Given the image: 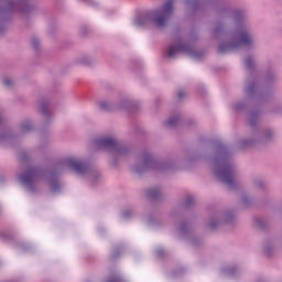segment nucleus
Instances as JSON below:
<instances>
[{
	"instance_id": "nucleus-11",
	"label": "nucleus",
	"mask_w": 282,
	"mask_h": 282,
	"mask_svg": "<svg viewBox=\"0 0 282 282\" xmlns=\"http://www.w3.org/2000/svg\"><path fill=\"white\" fill-rule=\"evenodd\" d=\"M148 195H150V197H155L158 195V189H150Z\"/></svg>"
},
{
	"instance_id": "nucleus-9",
	"label": "nucleus",
	"mask_w": 282,
	"mask_h": 282,
	"mask_svg": "<svg viewBox=\"0 0 282 282\" xmlns=\"http://www.w3.org/2000/svg\"><path fill=\"white\" fill-rule=\"evenodd\" d=\"M230 44H227V45H220L218 51L220 52V54H224V52H226L227 50H230Z\"/></svg>"
},
{
	"instance_id": "nucleus-3",
	"label": "nucleus",
	"mask_w": 282,
	"mask_h": 282,
	"mask_svg": "<svg viewBox=\"0 0 282 282\" xmlns=\"http://www.w3.org/2000/svg\"><path fill=\"white\" fill-rule=\"evenodd\" d=\"M219 177L224 184L227 186H232L235 184V176L232 175V169L225 167L220 173Z\"/></svg>"
},
{
	"instance_id": "nucleus-14",
	"label": "nucleus",
	"mask_w": 282,
	"mask_h": 282,
	"mask_svg": "<svg viewBox=\"0 0 282 282\" xmlns=\"http://www.w3.org/2000/svg\"><path fill=\"white\" fill-rule=\"evenodd\" d=\"M4 85H7V87H10V85H12V80L6 79V80H4Z\"/></svg>"
},
{
	"instance_id": "nucleus-7",
	"label": "nucleus",
	"mask_w": 282,
	"mask_h": 282,
	"mask_svg": "<svg viewBox=\"0 0 282 282\" xmlns=\"http://www.w3.org/2000/svg\"><path fill=\"white\" fill-rule=\"evenodd\" d=\"M250 43H252V40L250 39L248 32H242L239 35V41L237 42L236 45H234V47H240L241 45H250Z\"/></svg>"
},
{
	"instance_id": "nucleus-16",
	"label": "nucleus",
	"mask_w": 282,
	"mask_h": 282,
	"mask_svg": "<svg viewBox=\"0 0 282 282\" xmlns=\"http://www.w3.org/2000/svg\"><path fill=\"white\" fill-rule=\"evenodd\" d=\"M247 65L250 66V59L247 61Z\"/></svg>"
},
{
	"instance_id": "nucleus-15",
	"label": "nucleus",
	"mask_w": 282,
	"mask_h": 282,
	"mask_svg": "<svg viewBox=\"0 0 282 282\" xmlns=\"http://www.w3.org/2000/svg\"><path fill=\"white\" fill-rule=\"evenodd\" d=\"M100 108H101V109H107V102H101V104H100Z\"/></svg>"
},
{
	"instance_id": "nucleus-4",
	"label": "nucleus",
	"mask_w": 282,
	"mask_h": 282,
	"mask_svg": "<svg viewBox=\"0 0 282 282\" xmlns=\"http://www.w3.org/2000/svg\"><path fill=\"white\" fill-rule=\"evenodd\" d=\"M66 166L73 171H76V173H85V164H83V162L78 161L76 158H69L66 161Z\"/></svg>"
},
{
	"instance_id": "nucleus-5",
	"label": "nucleus",
	"mask_w": 282,
	"mask_h": 282,
	"mask_svg": "<svg viewBox=\"0 0 282 282\" xmlns=\"http://www.w3.org/2000/svg\"><path fill=\"white\" fill-rule=\"evenodd\" d=\"M97 144L101 147V149H116V147H118L116 139L111 138L100 139L97 141Z\"/></svg>"
},
{
	"instance_id": "nucleus-1",
	"label": "nucleus",
	"mask_w": 282,
	"mask_h": 282,
	"mask_svg": "<svg viewBox=\"0 0 282 282\" xmlns=\"http://www.w3.org/2000/svg\"><path fill=\"white\" fill-rule=\"evenodd\" d=\"M173 0H169L160 9L137 18L134 25L137 28H164L173 14Z\"/></svg>"
},
{
	"instance_id": "nucleus-8",
	"label": "nucleus",
	"mask_w": 282,
	"mask_h": 282,
	"mask_svg": "<svg viewBox=\"0 0 282 282\" xmlns=\"http://www.w3.org/2000/svg\"><path fill=\"white\" fill-rule=\"evenodd\" d=\"M108 282H124V281H122L121 276L113 275V276L108 279Z\"/></svg>"
},
{
	"instance_id": "nucleus-13",
	"label": "nucleus",
	"mask_w": 282,
	"mask_h": 282,
	"mask_svg": "<svg viewBox=\"0 0 282 282\" xmlns=\"http://www.w3.org/2000/svg\"><path fill=\"white\" fill-rule=\"evenodd\" d=\"M185 93L183 90L177 93V98H184Z\"/></svg>"
},
{
	"instance_id": "nucleus-12",
	"label": "nucleus",
	"mask_w": 282,
	"mask_h": 282,
	"mask_svg": "<svg viewBox=\"0 0 282 282\" xmlns=\"http://www.w3.org/2000/svg\"><path fill=\"white\" fill-rule=\"evenodd\" d=\"M14 8H17V3L10 2L9 3V10H14Z\"/></svg>"
},
{
	"instance_id": "nucleus-18",
	"label": "nucleus",
	"mask_w": 282,
	"mask_h": 282,
	"mask_svg": "<svg viewBox=\"0 0 282 282\" xmlns=\"http://www.w3.org/2000/svg\"><path fill=\"white\" fill-rule=\"evenodd\" d=\"M191 204V200H187V205Z\"/></svg>"
},
{
	"instance_id": "nucleus-17",
	"label": "nucleus",
	"mask_w": 282,
	"mask_h": 282,
	"mask_svg": "<svg viewBox=\"0 0 282 282\" xmlns=\"http://www.w3.org/2000/svg\"><path fill=\"white\" fill-rule=\"evenodd\" d=\"M33 45H35V46H36V41H33Z\"/></svg>"
},
{
	"instance_id": "nucleus-2",
	"label": "nucleus",
	"mask_w": 282,
	"mask_h": 282,
	"mask_svg": "<svg viewBox=\"0 0 282 282\" xmlns=\"http://www.w3.org/2000/svg\"><path fill=\"white\" fill-rule=\"evenodd\" d=\"M36 177H39V171L36 169H30L20 176V180L22 181V184L30 186V184L36 182Z\"/></svg>"
},
{
	"instance_id": "nucleus-6",
	"label": "nucleus",
	"mask_w": 282,
	"mask_h": 282,
	"mask_svg": "<svg viewBox=\"0 0 282 282\" xmlns=\"http://www.w3.org/2000/svg\"><path fill=\"white\" fill-rule=\"evenodd\" d=\"M185 50H186V44L178 42L175 46L174 45L170 46L167 51V56L173 57L178 52H184Z\"/></svg>"
},
{
	"instance_id": "nucleus-10",
	"label": "nucleus",
	"mask_w": 282,
	"mask_h": 282,
	"mask_svg": "<svg viewBox=\"0 0 282 282\" xmlns=\"http://www.w3.org/2000/svg\"><path fill=\"white\" fill-rule=\"evenodd\" d=\"M174 124H177V118H172L167 121L169 127H174Z\"/></svg>"
}]
</instances>
